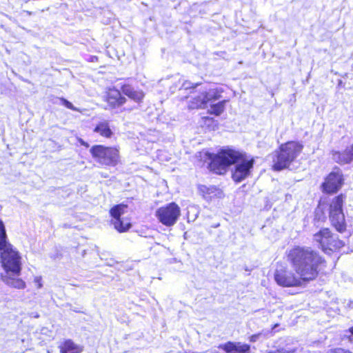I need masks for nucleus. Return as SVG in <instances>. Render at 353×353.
Here are the masks:
<instances>
[{"label":"nucleus","mask_w":353,"mask_h":353,"mask_svg":"<svg viewBox=\"0 0 353 353\" xmlns=\"http://www.w3.org/2000/svg\"><path fill=\"white\" fill-rule=\"evenodd\" d=\"M199 85H200L199 83H193L190 81H186L182 84L181 89H184V90L194 89Z\"/></svg>","instance_id":"412c9836"},{"label":"nucleus","mask_w":353,"mask_h":353,"mask_svg":"<svg viewBox=\"0 0 353 353\" xmlns=\"http://www.w3.org/2000/svg\"><path fill=\"white\" fill-rule=\"evenodd\" d=\"M352 307L353 308V302H352Z\"/></svg>","instance_id":"cd10ccee"},{"label":"nucleus","mask_w":353,"mask_h":353,"mask_svg":"<svg viewBox=\"0 0 353 353\" xmlns=\"http://www.w3.org/2000/svg\"><path fill=\"white\" fill-rule=\"evenodd\" d=\"M125 208L126 205L119 204L112 207L110 210V215L112 217V223L119 232H126L131 227L130 223L121 219Z\"/></svg>","instance_id":"9d476101"},{"label":"nucleus","mask_w":353,"mask_h":353,"mask_svg":"<svg viewBox=\"0 0 353 353\" xmlns=\"http://www.w3.org/2000/svg\"><path fill=\"white\" fill-rule=\"evenodd\" d=\"M325 353H352L350 350L343 347H336L327 350Z\"/></svg>","instance_id":"6ab92c4d"},{"label":"nucleus","mask_w":353,"mask_h":353,"mask_svg":"<svg viewBox=\"0 0 353 353\" xmlns=\"http://www.w3.org/2000/svg\"><path fill=\"white\" fill-rule=\"evenodd\" d=\"M10 284L15 288L22 289L26 286L25 282L21 279H14L11 281Z\"/></svg>","instance_id":"aec40b11"},{"label":"nucleus","mask_w":353,"mask_h":353,"mask_svg":"<svg viewBox=\"0 0 353 353\" xmlns=\"http://www.w3.org/2000/svg\"><path fill=\"white\" fill-rule=\"evenodd\" d=\"M105 97L107 103L112 108L119 107L126 102V99L121 95L119 89H110Z\"/></svg>","instance_id":"ddd939ff"},{"label":"nucleus","mask_w":353,"mask_h":353,"mask_svg":"<svg viewBox=\"0 0 353 353\" xmlns=\"http://www.w3.org/2000/svg\"><path fill=\"white\" fill-rule=\"evenodd\" d=\"M92 158L101 165L115 166L119 161V150L114 147L94 145L90 149Z\"/></svg>","instance_id":"423d86ee"},{"label":"nucleus","mask_w":353,"mask_h":353,"mask_svg":"<svg viewBox=\"0 0 353 353\" xmlns=\"http://www.w3.org/2000/svg\"><path fill=\"white\" fill-rule=\"evenodd\" d=\"M261 335V334H252L250 336V341L254 342L257 339V338Z\"/></svg>","instance_id":"393cba45"},{"label":"nucleus","mask_w":353,"mask_h":353,"mask_svg":"<svg viewBox=\"0 0 353 353\" xmlns=\"http://www.w3.org/2000/svg\"><path fill=\"white\" fill-rule=\"evenodd\" d=\"M120 90L125 95L138 103L142 102L145 97V94L142 90L134 89L132 85L129 84L121 85L120 86Z\"/></svg>","instance_id":"4468645a"},{"label":"nucleus","mask_w":353,"mask_h":353,"mask_svg":"<svg viewBox=\"0 0 353 353\" xmlns=\"http://www.w3.org/2000/svg\"><path fill=\"white\" fill-rule=\"evenodd\" d=\"M332 159L340 164L350 163L353 160V144L343 152H333Z\"/></svg>","instance_id":"2eb2a0df"},{"label":"nucleus","mask_w":353,"mask_h":353,"mask_svg":"<svg viewBox=\"0 0 353 353\" xmlns=\"http://www.w3.org/2000/svg\"><path fill=\"white\" fill-rule=\"evenodd\" d=\"M215 190H216V188L213 187V186L207 187L205 185H201L200 187V191L203 192L204 194H207L213 193Z\"/></svg>","instance_id":"4be33fe9"},{"label":"nucleus","mask_w":353,"mask_h":353,"mask_svg":"<svg viewBox=\"0 0 353 353\" xmlns=\"http://www.w3.org/2000/svg\"><path fill=\"white\" fill-rule=\"evenodd\" d=\"M181 215V209L174 202H171L159 208L155 212V216L163 225L170 227L174 225Z\"/></svg>","instance_id":"6e6552de"},{"label":"nucleus","mask_w":353,"mask_h":353,"mask_svg":"<svg viewBox=\"0 0 353 353\" xmlns=\"http://www.w3.org/2000/svg\"><path fill=\"white\" fill-rule=\"evenodd\" d=\"M288 257L297 275L286 269H277L274 279L283 287L301 286L314 279L319 274V265L324 261L319 253L310 247L296 246L289 251Z\"/></svg>","instance_id":"f257e3e1"},{"label":"nucleus","mask_w":353,"mask_h":353,"mask_svg":"<svg viewBox=\"0 0 353 353\" xmlns=\"http://www.w3.org/2000/svg\"><path fill=\"white\" fill-rule=\"evenodd\" d=\"M60 353H81L83 347L71 339L64 340L59 346Z\"/></svg>","instance_id":"dca6fc26"},{"label":"nucleus","mask_w":353,"mask_h":353,"mask_svg":"<svg viewBox=\"0 0 353 353\" xmlns=\"http://www.w3.org/2000/svg\"><path fill=\"white\" fill-rule=\"evenodd\" d=\"M34 283H36L37 288H41L42 287L41 283V277H35L34 278Z\"/></svg>","instance_id":"b1692460"},{"label":"nucleus","mask_w":353,"mask_h":353,"mask_svg":"<svg viewBox=\"0 0 353 353\" xmlns=\"http://www.w3.org/2000/svg\"><path fill=\"white\" fill-rule=\"evenodd\" d=\"M314 241L325 253L330 254L344 246V243L337 235L333 234L330 229L322 228L313 236Z\"/></svg>","instance_id":"39448f33"},{"label":"nucleus","mask_w":353,"mask_h":353,"mask_svg":"<svg viewBox=\"0 0 353 353\" xmlns=\"http://www.w3.org/2000/svg\"><path fill=\"white\" fill-rule=\"evenodd\" d=\"M61 101L62 102V105L65 106L67 108L72 110H76V108L72 105V103L71 102H70L69 101H68L67 99L61 98Z\"/></svg>","instance_id":"5701e85b"},{"label":"nucleus","mask_w":353,"mask_h":353,"mask_svg":"<svg viewBox=\"0 0 353 353\" xmlns=\"http://www.w3.org/2000/svg\"><path fill=\"white\" fill-rule=\"evenodd\" d=\"M94 132L106 138L110 137L112 134V132L107 121L100 122L97 124L94 128Z\"/></svg>","instance_id":"a211bd4d"},{"label":"nucleus","mask_w":353,"mask_h":353,"mask_svg":"<svg viewBox=\"0 0 353 353\" xmlns=\"http://www.w3.org/2000/svg\"><path fill=\"white\" fill-rule=\"evenodd\" d=\"M214 102H209L210 103V109L208 110V112L210 114L219 116L225 110L226 100H222L216 103H213Z\"/></svg>","instance_id":"f3484780"},{"label":"nucleus","mask_w":353,"mask_h":353,"mask_svg":"<svg viewBox=\"0 0 353 353\" xmlns=\"http://www.w3.org/2000/svg\"><path fill=\"white\" fill-rule=\"evenodd\" d=\"M79 143L81 145L85 146V148L89 147V144L87 142L84 141L83 139H80Z\"/></svg>","instance_id":"a878e982"},{"label":"nucleus","mask_w":353,"mask_h":353,"mask_svg":"<svg viewBox=\"0 0 353 353\" xmlns=\"http://www.w3.org/2000/svg\"><path fill=\"white\" fill-rule=\"evenodd\" d=\"M343 196L339 195L335 196L330 204V219L332 225L339 232H343L346 229L345 215L343 211Z\"/></svg>","instance_id":"0eeeda50"},{"label":"nucleus","mask_w":353,"mask_h":353,"mask_svg":"<svg viewBox=\"0 0 353 353\" xmlns=\"http://www.w3.org/2000/svg\"><path fill=\"white\" fill-rule=\"evenodd\" d=\"M221 98V94L217 89H204L199 95L192 97L189 101V109L205 108L209 102L215 101Z\"/></svg>","instance_id":"1a4fd4ad"},{"label":"nucleus","mask_w":353,"mask_h":353,"mask_svg":"<svg viewBox=\"0 0 353 353\" xmlns=\"http://www.w3.org/2000/svg\"><path fill=\"white\" fill-rule=\"evenodd\" d=\"M226 353H251V347L248 343L228 341L219 345Z\"/></svg>","instance_id":"f8f14e48"},{"label":"nucleus","mask_w":353,"mask_h":353,"mask_svg":"<svg viewBox=\"0 0 353 353\" xmlns=\"http://www.w3.org/2000/svg\"><path fill=\"white\" fill-rule=\"evenodd\" d=\"M210 159V170L218 174H224L227 168L234 164L232 178L236 183L241 182L250 174L254 163L253 158L249 159L244 154L230 148L221 150Z\"/></svg>","instance_id":"f03ea898"},{"label":"nucleus","mask_w":353,"mask_h":353,"mask_svg":"<svg viewBox=\"0 0 353 353\" xmlns=\"http://www.w3.org/2000/svg\"><path fill=\"white\" fill-rule=\"evenodd\" d=\"M0 259L6 272L18 275L21 272V261L19 252L7 241V235L3 221L0 219Z\"/></svg>","instance_id":"7ed1b4c3"},{"label":"nucleus","mask_w":353,"mask_h":353,"mask_svg":"<svg viewBox=\"0 0 353 353\" xmlns=\"http://www.w3.org/2000/svg\"><path fill=\"white\" fill-rule=\"evenodd\" d=\"M303 145L297 141H288L281 144L273 156L272 168L280 171L289 167L303 150Z\"/></svg>","instance_id":"20e7f679"},{"label":"nucleus","mask_w":353,"mask_h":353,"mask_svg":"<svg viewBox=\"0 0 353 353\" xmlns=\"http://www.w3.org/2000/svg\"><path fill=\"white\" fill-rule=\"evenodd\" d=\"M343 183L342 171L339 168H335L323 183V190L327 192H336L341 187Z\"/></svg>","instance_id":"9b49d317"},{"label":"nucleus","mask_w":353,"mask_h":353,"mask_svg":"<svg viewBox=\"0 0 353 353\" xmlns=\"http://www.w3.org/2000/svg\"><path fill=\"white\" fill-rule=\"evenodd\" d=\"M349 332L351 333L352 335H353V326L349 329Z\"/></svg>","instance_id":"bb28decb"}]
</instances>
